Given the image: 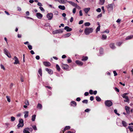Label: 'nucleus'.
I'll return each mask as SVG.
<instances>
[{
	"label": "nucleus",
	"mask_w": 133,
	"mask_h": 133,
	"mask_svg": "<svg viewBox=\"0 0 133 133\" xmlns=\"http://www.w3.org/2000/svg\"><path fill=\"white\" fill-rule=\"evenodd\" d=\"M81 99L80 97H77L76 98V100L78 102H79L80 101Z\"/></svg>",
	"instance_id": "60"
},
{
	"label": "nucleus",
	"mask_w": 133,
	"mask_h": 133,
	"mask_svg": "<svg viewBox=\"0 0 133 133\" xmlns=\"http://www.w3.org/2000/svg\"><path fill=\"white\" fill-rule=\"evenodd\" d=\"M113 4H109L106 6L108 11L109 12L113 10Z\"/></svg>",
	"instance_id": "5"
},
{
	"label": "nucleus",
	"mask_w": 133,
	"mask_h": 133,
	"mask_svg": "<svg viewBox=\"0 0 133 133\" xmlns=\"http://www.w3.org/2000/svg\"><path fill=\"white\" fill-rule=\"evenodd\" d=\"M70 128V126H65L63 130H62L63 133H64V132L66 130H68Z\"/></svg>",
	"instance_id": "24"
},
{
	"label": "nucleus",
	"mask_w": 133,
	"mask_h": 133,
	"mask_svg": "<svg viewBox=\"0 0 133 133\" xmlns=\"http://www.w3.org/2000/svg\"><path fill=\"white\" fill-rule=\"evenodd\" d=\"M79 15L80 16H82L83 15V14L82 12V10H80L79 12Z\"/></svg>",
	"instance_id": "53"
},
{
	"label": "nucleus",
	"mask_w": 133,
	"mask_h": 133,
	"mask_svg": "<svg viewBox=\"0 0 133 133\" xmlns=\"http://www.w3.org/2000/svg\"><path fill=\"white\" fill-rule=\"evenodd\" d=\"M43 64L46 66L49 67L51 65L50 63L47 61L44 62H43Z\"/></svg>",
	"instance_id": "11"
},
{
	"label": "nucleus",
	"mask_w": 133,
	"mask_h": 133,
	"mask_svg": "<svg viewBox=\"0 0 133 133\" xmlns=\"http://www.w3.org/2000/svg\"><path fill=\"white\" fill-rule=\"evenodd\" d=\"M110 48L112 49H114L116 48V47L115 46V44L113 43H111L109 45Z\"/></svg>",
	"instance_id": "19"
},
{
	"label": "nucleus",
	"mask_w": 133,
	"mask_h": 133,
	"mask_svg": "<svg viewBox=\"0 0 133 133\" xmlns=\"http://www.w3.org/2000/svg\"><path fill=\"white\" fill-rule=\"evenodd\" d=\"M39 8L40 9V10L41 11H44V10L43 8L42 7H39Z\"/></svg>",
	"instance_id": "64"
},
{
	"label": "nucleus",
	"mask_w": 133,
	"mask_h": 133,
	"mask_svg": "<svg viewBox=\"0 0 133 133\" xmlns=\"http://www.w3.org/2000/svg\"><path fill=\"white\" fill-rule=\"evenodd\" d=\"M82 102L83 103L87 104L88 103V100L87 99H84L82 101Z\"/></svg>",
	"instance_id": "43"
},
{
	"label": "nucleus",
	"mask_w": 133,
	"mask_h": 133,
	"mask_svg": "<svg viewBox=\"0 0 133 133\" xmlns=\"http://www.w3.org/2000/svg\"><path fill=\"white\" fill-rule=\"evenodd\" d=\"M21 80L22 82H24V78L23 76H21Z\"/></svg>",
	"instance_id": "59"
},
{
	"label": "nucleus",
	"mask_w": 133,
	"mask_h": 133,
	"mask_svg": "<svg viewBox=\"0 0 133 133\" xmlns=\"http://www.w3.org/2000/svg\"><path fill=\"white\" fill-rule=\"evenodd\" d=\"M61 4H65L68 1L67 0H57Z\"/></svg>",
	"instance_id": "22"
},
{
	"label": "nucleus",
	"mask_w": 133,
	"mask_h": 133,
	"mask_svg": "<svg viewBox=\"0 0 133 133\" xmlns=\"http://www.w3.org/2000/svg\"><path fill=\"white\" fill-rule=\"evenodd\" d=\"M32 128H33V129H34V130H37V128H36V126L35 125H33L32 126Z\"/></svg>",
	"instance_id": "58"
},
{
	"label": "nucleus",
	"mask_w": 133,
	"mask_h": 133,
	"mask_svg": "<svg viewBox=\"0 0 133 133\" xmlns=\"http://www.w3.org/2000/svg\"><path fill=\"white\" fill-rule=\"evenodd\" d=\"M100 25H99L97 27V28L96 30V33H97V32L100 30Z\"/></svg>",
	"instance_id": "39"
},
{
	"label": "nucleus",
	"mask_w": 133,
	"mask_h": 133,
	"mask_svg": "<svg viewBox=\"0 0 133 133\" xmlns=\"http://www.w3.org/2000/svg\"><path fill=\"white\" fill-rule=\"evenodd\" d=\"M36 16L38 18L41 19L43 17V15L41 13L38 12L36 14Z\"/></svg>",
	"instance_id": "12"
},
{
	"label": "nucleus",
	"mask_w": 133,
	"mask_h": 133,
	"mask_svg": "<svg viewBox=\"0 0 133 133\" xmlns=\"http://www.w3.org/2000/svg\"><path fill=\"white\" fill-rule=\"evenodd\" d=\"M128 94V93H125L123 94L122 96L123 98L125 99L124 100V102H127L129 103V99L128 97L127 96Z\"/></svg>",
	"instance_id": "2"
},
{
	"label": "nucleus",
	"mask_w": 133,
	"mask_h": 133,
	"mask_svg": "<svg viewBox=\"0 0 133 133\" xmlns=\"http://www.w3.org/2000/svg\"><path fill=\"white\" fill-rule=\"evenodd\" d=\"M29 128H25L23 130V133H30L29 131Z\"/></svg>",
	"instance_id": "20"
},
{
	"label": "nucleus",
	"mask_w": 133,
	"mask_h": 133,
	"mask_svg": "<svg viewBox=\"0 0 133 133\" xmlns=\"http://www.w3.org/2000/svg\"><path fill=\"white\" fill-rule=\"evenodd\" d=\"M88 59V57L87 56H83L82 57L81 60L82 61H87Z\"/></svg>",
	"instance_id": "26"
},
{
	"label": "nucleus",
	"mask_w": 133,
	"mask_h": 133,
	"mask_svg": "<svg viewBox=\"0 0 133 133\" xmlns=\"http://www.w3.org/2000/svg\"><path fill=\"white\" fill-rule=\"evenodd\" d=\"M56 68L58 71L59 72L60 71L61 69L59 66L58 64H57L56 65Z\"/></svg>",
	"instance_id": "35"
},
{
	"label": "nucleus",
	"mask_w": 133,
	"mask_h": 133,
	"mask_svg": "<svg viewBox=\"0 0 133 133\" xmlns=\"http://www.w3.org/2000/svg\"><path fill=\"white\" fill-rule=\"evenodd\" d=\"M71 35L70 33H68L65 34L64 35V36L65 37H67L70 36Z\"/></svg>",
	"instance_id": "41"
},
{
	"label": "nucleus",
	"mask_w": 133,
	"mask_h": 133,
	"mask_svg": "<svg viewBox=\"0 0 133 133\" xmlns=\"http://www.w3.org/2000/svg\"><path fill=\"white\" fill-rule=\"evenodd\" d=\"M90 25V23L89 22H86L84 23V25L85 26H89Z\"/></svg>",
	"instance_id": "42"
},
{
	"label": "nucleus",
	"mask_w": 133,
	"mask_h": 133,
	"mask_svg": "<svg viewBox=\"0 0 133 133\" xmlns=\"http://www.w3.org/2000/svg\"><path fill=\"white\" fill-rule=\"evenodd\" d=\"M113 72L114 74V76H116L117 75V73L116 72V71H113Z\"/></svg>",
	"instance_id": "52"
},
{
	"label": "nucleus",
	"mask_w": 133,
	"mask_h": 133,
	"mask_svg": "<svg viewBox=\"0 0 133 133\" xmlns=\"http://www.w3.org/2000/svg\"><path fill=\"white\" fill-rule=\"evenodd\" d=\"M115 90L116 91H117V92H119V89L118 88H117L115 87Z\"/></svg>",
	"instance_id": "61"
},
{
	"label": "nucleus",
	"mask_w": 133,
	"mask_h": 133,
	"mask_svg": "<svg viewBox=\"0 0 133 133\" xmlns=\"http://www.w3.org/2000/svg\"><path fill=\"white\" fill-rule=\"evenodd\" d=\"M114 112L115 113V114H116L117 115H118V116L120 115V114L117 113V111L116 110H114Z\"/></svg>",
	"instance_id": "49"
},
{
	"label": "nucleus",
	"mask_w": 133,
	"mask_h": 133,
	"mask_svg": "<svg viewBox=\"0 0 133 133\" xmlns=\"http://www.w3.org/2000/svg\"><path fill=\"white\" fill-rule=\"evenodd\" d=\"M133 37V35H131L130 36H127L125 39L126 40H128L131 39Z\"/></svg>",
	"instance_id": "28"
},
{
	"label": "nucleus",
	"mask_w": 133,
	"mask_h": 133,
	"mask_svg": "<svg viewBox=\"0 0 133 133\" xmlns=\"http://www.w3.org/2000/svg\"><path fill=\"white\" fill-rule=\"evenodd\" d=\"M122 44V42H119L117 44V45L118 46H120L121 44Z\"/></svg>",
	"instance_id": "51"
},
{
	"label": "nucleus",
	"mask_w": 133,
	"mask_h": 133,
	"mask_svg": "<svg viewBox=\"0 0 133 133\" xmlns=\"http://www.w3.org/2000/svg\"><path fill=\"white\" fill-rule=\"evenodd\" d=\"M125 109L127 114L129 113L130 112V108L127 106H125Z\"/></svg>",
	"instance_id": "18"
},
{
	"label": "nucleus",
	"mask_w": 133,
	"mask_h": 133,
	"mask_svg": "<svg viewBox=\"0 0 133 133\" xmlns=\"http://www.w3.org/2000/svg\"><path fill=\"white\" fill-rule=\"evenodd\" d=\"M96 11L98 12H100L101 11V10L100 8H98L96 9Z\"/></svg>",
	"instance_id": "55"
},
{
	"label": "nucleus",
	"mask_w": 133,
	"mask_h": 133,
	"mask_svg": "<svg viewBox=\"0 0 133 133\" xmlns=\"http://www.w3.org/2000/svg\"><path fill=\"white\" fill-rule=\"evenodd\" d=\"M83 20H81L79 22V24H81L83 23Z\"/></svg>",
	"instance_id": "62"
},
{
	"label": "nucleus",
	"mask_w": 133,
	"mask_h": 133,
	"mask_svg": "<svg viewBox=\"0 0 133 133\" xmlns=\"http://www.w3.org/2000/svg\"><path fill=\"white\" fill-rule=\"evenodd\" d=\"M128 128L129 129L130 132H132L133 131V126H129Z\"/></svg>",
	"instance_id": "30"
},
{
	"label": "nucleus",
	"mask_w": 133,
	"mask_h": 133,
	"mask_svg": "<svg viewBox=\"0 0 133 133\" xmlns=\"http://www.w3.org/2000/svg\"><path fill=\"white\" fill-rule=\"evenodd\" d=\"M28 48L30 50H31L32 49V46L31 45H28Z\"/></svg>",
	"instance_id": "47"
},
{
	"label": "nucleus",
	"mask_w": 133,
	"mask_h": 133,
	"mask_svg": "<svg viewBox=\"0 0 133 133\" xmlns=\"http://www.w3.org/2000/svg\"><path fill=\"white\" fill-rule=\"evenodd\" d=\"M45 70L47 71L48 73L50 74H52L53 73V71L51 69L46 68L45 69Z\"/></svg>",
	"instance_id": "16"
},
{
	"label": "nucleus",
	"mask_w": 133,
	"mask_h": 133,
	"mask_svg": "<svg viewBox=\"0 0 133 133\" xmlns=\"http://www.w3.org/2000/svg\"><path fill=\"white\" fill-rule=\"evenodd\" d=\"M62 68L64 70H67L69 68V66L67 64H62L61 65Z\"/></svg>",
	"instance_id": "8"
},
{
	"label": "nucleus",
	"mask_w": 133,
	"mask_h": 133,
	"mask_svg": "<svg viewBox=\"0 0 133 133\" xmlns=\"http://www.w3.org/2000/svg\"><path fill=\"white\" fill-rule=\"evenodd\" d=\"M1 68L2 69H3L4 70H5V68H4V66L2 65H1Z\"/></svg>",
	"instance_id": "57"
},
{
	"label": "nucleus",
	"mask_w": 133,
	"mask_h": 133,
	"mask_svg": "<svg viewBox=\"0 0 133 133\" xmlns=\"http://www.w3.org/2000/svg\"><path fill=\"white\" fill-rule=\"evenodd\" d=\"M127 123L125 121H122L121 127L123 126L126 127L127 126Z\"/></svg>",
	"instance_id": "21"
},
{
	"label": "nucleus",
	"mask_w": 133,
	"mask_h": 133,
	"mask_svg": "<svg viewBox=\"0 0 133 133\" xmlns=\"http://www.w3.org/2000/svg\"><path fill=\"white\" fill-rule=\"evenodd\" d=\"M6 98H7V101L9 102H10V97L8 96H6Z\"/></svg>",
	"instance_id": "44"
},
{
	"label": "nucleus",
	"mask_w": 133,
	"mask_h": 133,
	"mask_svg": "<svg viewBox=\"0 0 133 133\" xmlns=\"http://www.w3.org/2000/svg\"><path fill=\"white\" fill-rule=\"evenodd\" d=\"M24 103L27 105H29V102L28 100H26L24 102Z\"/></svg>",
	"instance_id": "45"
},
{
	"label": "nucleus",
	"mask_w": 133,
	"mask_h": 133,
	"mask_svg": "<svg viewBox=\"0 0 133 133\" xmlns=\"http://www.w3.org/2000/svg\"><path fill=\"white\" fill-rule=\"evenodd\" d=\"M13 59H14L15 61V62L14 63V64H17L19 63L18 59L16 56H15Z\"/></svg>",
	"instance_id": "10"
},
{
	"label": "nucleus",
	"mask_w": 133,
	"mask_h": 133,
	"mask_svg": "<svg viewBox=\"0 0 133 133\" xmlns=\"http://www.w3.org/2000/svg\"><path fill=\"white\" fill-rule=\"evenodd\" d=\"M105 104L106 106L108 107H110L112 105V102L110 100H107L105 101Z\"/></svg>",
	"instance_id": "3"
},
{
	"label": "nucleus",
	"mask_w": 133,
	"mask_h": 133,
	"mask_svg": "<svg viewBox=\"0 0 133 133\" xmlns=\"http://www.w3.org/2000/svg\"><path fill=\"white\" fill-rule=\"evenodd\" d=\"M93 31V29L92 28H86L84 31V32L85 35H88L90 33H92Z\"/></svg>",
	"instance_id": "1"
},
{
	"label": "nucleus",
	"mask_w": 133,
	"mask_h": 133,
	"mask_svg": "<svg viewBox=\"0 0 133 133\" xmlns=\"http://www.w3.org/2000/svg\"><path fill=\"white\" fill-rule=\"evenodd\" d=\"M36 116V115L35 114L33 115H32L31 118V120L32 121H35Z\"/></svg>",
	"instance_id": "34"
},
{
	"label": "nucleus",
	"mask_w": 133,
	"mask_h": 133,
	"mask_svg": "<svg viewBox=\"0 0 133 133\" xmlns=\"http://www.w3.org/2000/svg\"><path fill=\"white\" fill-rule=\"evenodd\" d=\"M105 0H99V3L100 4L102 5L104 3Z\"/></svg>",
	"instance_id": "40"
},
{
	"label": "nucleus",
	"mask_w": 133,
	"mask_h": 133,
	"mask_svg": "<svg viewBox=\"0 0 133 133\" xmlns=\"http://www.w3.org/2000/svg\"><path fill=\"white\" fill-rule=\"evenodd\" d=\"M64 29L66 30L67 31H70L72 30L71 28H70L68 26H66L64 27Z\"/></svg>",
	"instance_id": "23"
},
{
	"label": "nucleus",
	"mask_w": 133,
	"mask_h": 133,
	"mask_svg": "<svg viewBox=\"0 0 133 133\" xmlns=\"http://www.w3.org/2000/svg\"><path fill=\"white\" fill-rule=\"evenodd\" d=\"M58 8L62 10H64L65 9V6L63 5H59L58 6Z\"/></svg>",
	"instance_id": "29"
},
{
	"label": "nucleus",
	"mask_w": 133,
	"mask_h": 133,
	"mask_svg": "<svg viewBox=\"0 0 133 133\" xmlns=\"http://www.w3.org/2000/svg\"><path fill=\"white\" fill-rule=\"evenodd\" d=\"M90 99L91 101H93L94 99V97L93 96H91L90 98Z\"/></svg>",
	"instance_id": "50"
},
{
	"label": "nucleus",
	"mask_w": 133,
	"mask_h": 133,
	"mask_svg": "<svg viewBox=\"0 0 133 133\" xmlns=\"http://www.w3.org/2000/svg\"><path fill=\"white\" fill-rule=\"evenodd\" d=\"M90 8H85L84 9V11L87 14L90 10Z\"/></svg>",
	"instance_id": "25"
},
{
	"label": "nucleus",
	"mask_w": 133,
	"mask_h": 133,
	"mask_svg": "<svg viewBox=\"0 0 133 133\" xmlns=\"http://www.w3.org/2000/svg\"><path fill=\"white\" fill-rule=\"evenodd\" d=\"M89 93L91 95L94 94V95H96L97 93V91L96 90H95L94 91L92 90H90L89 91Z\"/></svg>",
	"instance_id": "13"
},
{
	"label": "nucleus",
	"mask_w": 133,
	"mask_h": 133,
	"mask_svg": "<svg viewBox=\"0 0 133 133\" xmlns=\"http://www.w3.org/2000/svg\"><path fill=\"white\" fill-rule=\"evenodd\" d=\"M76 63L79 66H81L83 65V63L79 61L76 60L75 61Z\"/></svg>",
	"instance_id": "15"
},
{
	"label": "nucleus",
	"mask_w": 133,
	"mask_h": 133,
	"mask_svg": "<svg viewBox=\"0 0 133 133\" xmlns=\"http://www.w3.org/2000/svg\"><path fill=\"white\" fill-rule=\"evenodd\" d=\"M38 73L40 76H41L42 75V71L41 68L39 69L38 70Z\"/></svg>",
	"instance_id": "36"
},
{
	"label": "nucleus",
	"mask_w": 133,
	"mask_h": 133,
	"mask_svg": "<svg viewBox=\"0 0 133 133\" xmlns=\"http://www.w3.org/2000/svg\"><path fill=\"white\" fill-rule=\"evenodd\" d=\"M53 14L52 13H49L47 14L46 17L49 20H51L53 17Z\"/></svg>",
	"instance_id": "7"
},
{
	"label": "nucleus",
	"mask_w": 133,
	"mask_h": 133,
	"mask_svg": "<svg viewBox=\"0 0 133 133\" xmlns=\"http://www.w3.org/2000/svg\"><path fill=\"white\" fill-rule=\"evenodd\" d=\"M4 51L5 54L9 58H11V56L9 52L8 51L7 49L6 48L4 49Z\"/></svg>",
	"instance_id": "6"
},
{
	"label": "nucleus",
	"mask_w": 133,
	"mask_h": 133,
	"mask_svg": "<svg viewBox=\"0 0 133 133\" xmlns=\"http://www.w3.org/2000/svg\"><path fill=\"white\" fill-rule=\"evenodd\" d=\"M89 93L88 92H85L84 94V95L85 96H87L89 95Z\"/></svg>",
	"instance_id": "56"
},
{
	"label": "nucleus",
	"mask_w": 133,
	"mask_h": 133,
	"mask_svg": "<svg viewBox=\"0 0 133 133\" xmlns=\"http://www.w3.org/2000/svg\"><path fill=\"white\" fill-rule=\"evenodd\" d=\"M11 121H15V118L14 117H13V116L11 117Z\"/></svg>",
	"instance_id": "46"
},
{
	"label": "nucleus",
	"mask_w": 133,
	"mask_h": 133,
	"mask_svg": "<svg viewBox=\"0 0 133 133\" xmlns=\"http://www.w3.org/2000/svg\"><path fill=\"white\" fill-rule=\"evenodd\" d=\"M70 105L71 106L76 107L77 105V103L76 102L72 101L71 102Z\"/></svg>",
	"instance_id": "14"
},
{
	"label": "nucleus",
	"mask_w": 133,
	"mask_h": 133,
	"mask_svg": "<svg viewBox=\"0 0 133 133\" xmlns=\"http://www.w3.org/2000/svg\"><path fill=\"white\" fill-rule=\"evenodd\" d=\"M45 87L46 88H48L50 90H51L52 89V88L51 87L48 86H45Z\"/></svg>",
	"instance_id": "54"
},
{
	"label": "nucleus",
	"mask_w": 133,
	"mask_h": 133,
	"mask_svg": "<svg viewBox=\"0 0 133 133\" xmlns=\"http://www.w3.org/2000/svg\"><path fill=\"white\" fill-rule=\"evenodd\" d=\"M96 100L97 102H100L101 101V99L98 96H97L96 97Z\"/></svg>",
	"instance_id": "38"
},
{
	"label": "nucleus",
	"mask_w": 133,
	"mask_h": 133,
	"mask_svg": "<svg viewBox=\"0 0 133 133\" xmlns=\"http://www.w3.org/2000/svg\"><path fill=\"white\" fill-rule=\"evenodd\" d=\"M55 34H57L60 33H62L63 32V30L62 29H59V30H57L55 31Z\"/></svg>",
	"instance_id": "17"
},
{
	"label": "nucleus",
	"mask_w": 133,
	"mask_h": 133,
	"mask_svg": "<svg viewBox=\"0 0 133 133\" xmlns=\"http://www.w3.org/2000/svg\"><path fill=\"white\" fill-rule=\"evenodd\" d=\"M23 120L21 119H19V123L17 125V127L19 128L20 127H22L24 125Z\"/></svg>",
	"instance_id": "4"
},
{
	"label": "nucleus",
	"mask_w": 133,
	"mask_h": 133,
	"mask_svg": "<svg viewBox=\"0 0 133 133\" xmlns=\"http://www.w3.org/2000/svg\"><path fill=\"white\" fill-rule=\"evenodd\" d=\"M68 2L70 4H71L74 6H75L77 5V4L75 3L74 2L72 1H68Z\"/></svg>",
	"instance_id": "27"
},
{
	"label": "nucleus",
	"mask_w": 133,
	"mask_h": 133,
	"mask_svg": "<svg viewBox=\"0 0 133 133\" xmlns=\"http://www.w3.org/2000/svg\"><path fill=\"white\" fill-rule=\"evenodd\" d=\"M67 62L68 63H71L72 62V60L70 59V58H69L67 59Z\"/></svg>",
	"instance_id": "48"
},
{
	"label": "nucleus",
	"mask_w": 133,
	"mask_h": 133,
	"mask_svg": "<svg viewBox=\"0 0 133 133\" xmlns=\"http://www.w3.org/2000/svg\"><path fill=\"white\" fill-rule=\"evenodd\" d=\"M122 120L121 119L118 118L117 120L116 123L117 125L121 127Z\"/></svg>",
	"instance_id": "9"
},
{
	"label": "nucleus",
	"mask_w": 133,
	"mask_h": 133,
	"mask_svg": "<svg viewBox=\"0 0 133 133\" xmlns=\"http://www.w3.org/2000/svg\"><path fill=\"white\" fill-rule=\"evenodd\" d=\"M42 105L40 103H38L37 106V108L39 109H41L42 108Z\"/></svg>",
	"instance_id": "33"
},
{
	"label": "nucleus",
	"mask_w": 133,
	"mask_h": 133,
	"mask_svg": "<svg viewBox=\"0 0 133 133\" xmlns=\"http://www.w3.org/2000/svg\"><path fill=\"white\" fill-rule=\"evenodd\" d=\"M29 112L28 111H25L24 112L25 115L24 117L25 118H27L28 116Z\"/></svg>",
	"instance_id": "32"
},
{
	"label": "nucleus",
	"mask_w": 133,
	"mask_h": 133,
	"mask_svg": "<svg viewBox=\"0 0 133 133\" xmlns=\"http://www.w3.org/2000/svg\"><path fill=\"white\" fill-rule=\"evenodd\" d=\"M99 52L100 54H102L103 53V49L102 48H101L99 50Z\"/></svg>",
	"instance_id": "37"
},
{
	"label": "nucleus",
	"mask_w": 133,
	"mask_h": 133,
	"mask_svg": "<svg viewBox=\"0 0 133 133\" xmlns=\"http://www.w3.org/2000/svg\"><path fill=\"white\" fill-rule=\"evenodd\" d=\"M76 11V9L75 8H74L73 9L72 12L73 14H74L75 13Z\"/></svg>",
	"instance_id": "63"
},
{
	"label": "nucleus",
	"mask_w": 133,
	"mask_h": 133,
	"mask_svg": "<svg viewBox=\"0 0 133 133\" xmlns=\"http://www.w3.org/2000/svg\"><path fill=\"white\" fill-rule=\"evenodd\" d=\"M107 38V36L105 35H102L101 39L103 40L106 39Z\"/></svg>",
	"instance_id": "31"
}]
</instances>
